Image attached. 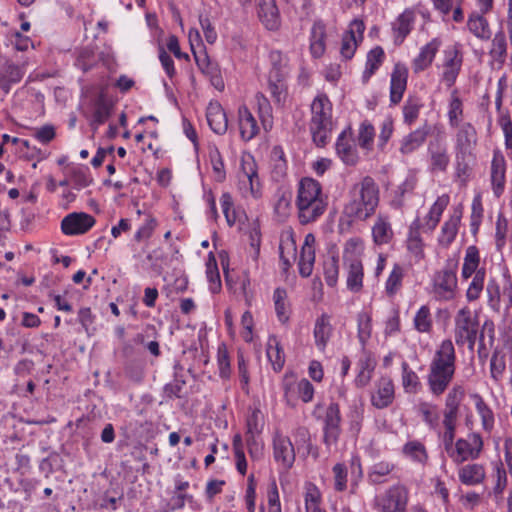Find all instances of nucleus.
<instances>
[{
	"instance_id": "nucleus-1",
	"label": "nucleus",
	"mask_w": 512,
	"mask_h": 512,
	"mask_svg": "<svg viewBox=\"0 0 512 512\" xmlns=\"http://www.w3.org/2000/svg\"><path fill=\"white\" fill-rule=\"evenodd\" d=\"M379 200L378 185L372 177L365 176L349 189L341 222L346 220L351 225L354 222L366 221L375 214Z\"/></svg>"
},
{
	"instance_id": "nucleus-2",
	"label": "nucleus",
	"mask_w": 512,
	"mask_h": 512,
	"mask_svg": "<svg viewBox=\"0 0 512 512\" xmlns=\"http://www.w3.org/2000/svg\"><path fill=\"white\" fill-rule=\"evenodd\" d=\"M456 372V351L452 340L444 339L436 347L426 376L430 393L441 396L450 386Z\"/></svg>"
},
{
	"instance_id": "nucleus-3",
	"label": "nucleus",
	"mask_w": 512,
	"mask_h": 512,
	"mask_svg": "<svg viewBox=\"0 0 512 512\" xmlns=\"http://www.w3.org/2000/svg\"><path fill=\"white\" fill-rule=\"evenodd\" d=\"M296 207L299 222L303 225L316 221L325 212L327 197L322 193V186L317 180L309 177L300 180Z\"/></svg>"
},
{
	"instance_id": "nucleus-4",
	"label": "nucleus",
	"mask_w": 512,
	"mask_h": 512,
	"mask_svg": "<svg viewBox=\"0 0 512 512\" xmlns=\"http://www.w3.org/2000/svg\"><path fill=\"white\" fill-rule=\"evenodd\" d=\"M310 131L317 146L327 144L332 131V103L326 94L317 95L311 104Z\"/></svg>"
},
{
	"instance_id": "nucleus-5",
	"label": "nucleus",
	"mask_w": 512,
	"mask_h": 512,
	"mask_svg": "<svg viewBox=\"0 0 512 512\" xmlns=\"http://www.w3.org/2000/svg\"><path fill=\"white\" fill-rule=\"evenodd\" d=\"M454 153L458 175L466 174L476 159L475 149L478 142L477 131L470 122L456 126Z\"/></svg>"
},
{
	"instance_id": "nucleus-6",
	"label": "nucleus",
	"mask_w": 512,
	"mask_h": 512,
	"mask_svg": "<svg viewBox=\"0 0 512 512\" xmlns=\"http://www.w3.org/2000/svg\"><path fill=\"white\" fill-rule=\"evenodd\" d=\"M443 447L450 460L455 465H461L478 459L483 451L484 442L479 433L472 432L466 437L448 441Z\"/></svg>"
},
{
	"instance_id": "nucleus-7",
	"label": "nucleus",
	"mask_w": 512,
	"mask_h": 512,
	"mask_svg": "<svg viewBox=\"0 0 512 512\" xmlns=\"http://www.w3.org/2000/svg\"><path fill=\"white\" fill-rule=\"evenodd\" d=\"M479 332V318L468 307L460 308L454 316V338L458 346L468 345L473 350Z\"/></svg>"
},
{
	"instance_id": "nucleus-8",
	"label": "nucleus",
	"mask_w": 512,
	"mask_h": 512,
	"mask_svg": "<svg viewBox=\"0 0 512 512\" xmlns=\"http://www.w3.org/2000/svg\"><path fill=\"white\" fill-rule=\"evenodd\" d=\"M456 268L457 263H449L434 274L432 293L437 301H451L455 298L458 288Z\"/></svg>"
},
{
	"instance_id": "nucleus-9",
	"label": "nucleus",
	"mask_w": 512,
	"mask_h": 512,
	"mask_svg": "<svg viewBox=\"0 0 512 512\" xmlns=\"http://www.w3.org/2000/svg\"><path fill=\"white\" fill-rule=\"evenodd\" d=\"M409 491L401 484L393 485L376 498L378 512H406Z\"/></svg>"
},
{
	"instance_id": "nucleus-10",
	"label": "nucleus",
	"mask_w": 512,
	"mask_h": 512,
	"mask_svg": "<svg viewBox=\"0 0 512 512\" xmlns=\"http://www.w3.org/2000/svg\"><path fill=\"white\" fill-rule=\"evenodd\" d=\"M487 306L495 313L502 308L509 311L512 308V283L508 280L503 287L496 278H490L486 284Z\"/></svg>"
},
{
	"instance_id": "nucleus-11",
	"label": "nucleus",
	"mask_w": 512,
	"mask_h": 512,
	"mask_svg": "<svg viewBox=\"0 0 512 512\" xmlns=\"http://www.w3.org/2000/svg\"><path fill=\"white\" fill-rule=\"evenodd\" d=\"M239 188L249 192L254 198L261 195V184L257 171V164L250 154L241 158L240 171L238 173Z\"/></svg>"
},
{
	"instance_id": "nucleus-12",
	"label": "nucleus",
	"mask_w": 512,
	"mask_h": 512,
	"mask_svg": "<svg viewBox=\"0 0 512 512\" xmlns=\"http://www.w3.org/2000/svg\"><path fill=\"white\" fill-rule=\"evenodd\" d=\"M462 63L463 56L456 45L449 46L443 51L441 80L448 88L455 84L460 73Z\"/></svg>"
},
{
	"instance_id": "nucleus-13",
	"label": "nucleus",
	"mask_w": 512,
	"mask_h": 512,
	"mask_svg": "<svg viewBox=\"0 0 512 512\" xmlns=\"http://www.w3.org/2000/svg\"><path fill=\"white\" fill-rule=\"evenodd\" d=\"M429 169L432 173H444L450 164L446 142L441 138L431 140L427 147Z\"/></svg>"
},
{
	"instance_id": "nucleus-14",
	"label": "nucleus",
	"mask_w": 512,
	"mask_h": 512,
	"mask_svg": "<svg viewBox=\"0 0 512 512\" xmlns=\"http://www.w3.org/2000/svg\"><path fill=\"white\" fill-rule=\"evenodd\" d=\"M341 415L340 408L337 403H330L326 409L323 427V442L329 449L335 445L341 434Z\"/></svg>"
},
{
	"instance_id": "nucleus-15",
	"label": "nucleus",
	"mask_w": 512,
	"mask_h": 512,
	"mask_svg": "<svg viewBox=\"0 0 512 512\" xmlns=\"http://www.w3.org/2000/svg\"><path fill=\"white\" fill-rule=\"evenodd\" d=\"M95 222V218L88 213L73 212L62 219L61 231L68 236L85 234L95 225Z\"/></svg>"
},
{
	"instance_id": "nucleus-16",
	"label": "nucleus",
	"mask_w": 512,
	"mask_h": 512,
	"mask_svg": "<svg viewBox=\"0 0 512 512\" xmlns=\"http://www.w3.org/2000/svg\"><path fill=\"white\" fill-rule=\"evenodd\" d=\"M335 149L338 157L345 165L354 166L358 163L359 153L351 127L346 128L339 134Z\"/></svg>"
},
{
	"instance_id": "nucleus-17",
	"label": "nucleus",
	"mask_w": 512,
	"mask_h": 512,
	"mask_svg": "<svg viewBox=\"0 0 512 512\" xmlns=\"http://www.w3.org/2000/svg\"><path fill=\"white\" fill-rule=\"evenodd\" d=\"M365 25L362 20L355 19L350 23L349 30L342 36L340 54L343 59L350 60L354 56L358 44L363 39Z\"/></svg>"
},
{
	"instance_id": "nucleus-18",
	"label": "nucleus",
	"mask_w": 512,
	"mask_h": 512,
	"mask_svg": "<svg viewBox=\"0 0 512 512\" xmlns=\"http://www.w3.org/2000/svg\"><path fill=\"white\" fill-rule=\"evenodd\" d=\"M395 398V386L393 380L388 376L380 377L374 384L371 393V404L377 409H384L390 406Z\"/></svg>"
},
{
	"instance_id": "nucleus-19",
	"label": "nucleus",
	"mask_w": 512,
	"mask_h": 512,
	"mask_svg": "<svg viewBox=\"0 0 512 512\" xmlns=\"http://www.w3.org/2000/svg\"><path fill=\"white\" fill-rule=\"evenodd\" d=\"M273 455L284 469H290L295 462V449L289 437L276 432L273 438Z\"/></svg>"
},
{
	"instance_id": "nucleus-20",
	"label": "nucleus",
	"mask_w": 512,
	"mask_h": 512,
	"mask_svg": "<svg viewBox=\"0 0 512 512\" xmlns=\"http://www.w3.org/2000/svg\"><path fill=\"white\" fill-rule=\"evenodd\" d=\"M408 68L403 63H396L390 79V102L397 105L401 102L407 88Z\"/></svg>"
},
{
	"instance_id": "nucleus-21",
	"label": "nucleus",
	"mask_w": 512,
	"mask_h": 512,
	"mask_svg": "<svg viewBox=\"0 0 512 512\" xmlns=\"http://www.w3.org/2000/svg\"><path fill=\"white\" fill-rule=\"evenodd\" d=\"M458 480L465 486H477L484 483L486 479V468L482 463L470 461L458 465Z\"/></svg>"
},
{
	"instance_id": "nucleus-22",
	"label": "nucleus",
	"mask_w": 512,
	"mask_h": 512,
	"mask_svg": "<svg viewBox=\"0 0 512 512\" xmlns=\"http://www.w3.org/2000/svg\"><path fill=\"white\" fill-rule=\"evenodd\" d=\"M257 15L266 29L275 31L280 27L281 19L276 0H256Z\"/></svg>"
},
{
	"instance_id": "nucleus-23",
	"label": "nucleus",
	"mask_w": 512,
	"mask_h": 512,
	"mask_svg": "<svg viewBox=\"0 0 512 512\" xmlns=\"http://www.w3.org/2000/svg\"><path fill=\"white\" fill-rule=\"evenodd\" d=\"M416 20L413 8H406L392 23L394 43L400 45L410 34Z\"/></svg>"
},
{
	"instance_id": "nucleus-24",
	"label": "nucleus",
	"mask_w": 512,
	"mask_h": 512,
	"mask_svg": "<svg viewBox=\"0 0 512 512\" xmlns=\"http://www.w3.org/2000/svg\"><path fill=\"white\" fill-rule=\"evenodd\" d=\"M462 213L461 207L454 208L452 214L443 223L438 236L440 246L447 248L454 242L459 231Z\"/></svg>"
},
{
	"instance_id": "nucleus-25",
	"label": "nucleus",
	"mask_w": 512,
	"mask_h": 512,
	"mask_svg": "<svg viewBox=\"0 0 512 512\" xmlns=\"http://www.w3.org/2000/svg\"><path fill=\"white\" fill-rule=\"evenodd\" d=\"M491 186L494 195L499 198L506 183V161L500 152H495L491 162Z\"/></svg>"
},
{
	"instance_id": "nucleus-26",
	"label": "nucleus",
	"mask_w": 512,
	"mask_h": 512,
	"mask_svg": "<svg viewBox=\"0 0 512 512\" xmlns=\"http://www.w3.org/2000/svg\"><path fill=\"white\" fill-rule=\"evenodd\" d=\"M332 333L333 326L331 324V317L327 313H322L316 318L313 329L315 345L319 351H325Z\"/></svg>"
},
{
	"instance_id": "nucleus-27",
	"label": "nucleus",
	"mask_w": 512,
	"mask_h": 512,
	"mask_svg": "<svg viewBox=\"0 0 512 512\" xmlns=\"http://www.w3.org/2000/svg\"><path fill=\"white\" fill-rule=\"evenodd\" d=\"M315 241L313 234L309 233L305 236L298 262L299 273L302 277H309L312 274L315 262Z\"/></svg>"
},
{
	"instance_id": "nucleus-28",
	"label": "nucleus",
	"mask_w": 512,
	"mask_h": 512,
	"mask_svg": "<svg viewBox=\"0 0 512 512\" xmlns=\"http://www.w3.org/2000/svg\"><path fill=\"white\" fill-rule=\"evenodd\" d=\"M206 118L211 130L218 134L223 135L228 129V120L226 113L220 103L210 102L207 111Z\"/></svg>"
},
{
	"instance_id": "nucleus-29",
	"label": "nucleus",
	"mask_w": 512,
	"mask_h": 512,
	"mask_svg": "<svg viewBox=\"0 0 512 512\" xmlns=\"http://www.w3.org/2000/svg\"><path fill=\"white\" fill-rule=\"evenodd\" d=\"M238 125L240 136L246 142L253 139L259 133L258 123L245 105L238 108Z\"/></svg>"
},
{
	"instance_id": "nucleus-30",
	"label": "nucleus",
	"mask_w": 512,
	"mask_h": 512,
	"mask_svg": "<svg viewBox=\"0 0 512 512\" xmlns=\"http://www.w3.org/2000/svg\"><path fill=\"white\" fill-rule=\"evenodd\" d=\"M394 237L390 218L385 214H378L372 226V238L376 245L389 244Z\"/></svg>"
},
{
	"instance_id": "nucleus-31",
	"label": "nucleus",
	"mask_w": 512,
	"mask_h": 512,
	"mask_svg": "<svg viewBox=\"0 0 512 512\" xmlns=\"http://www.w3.org/2000/svg\"><path fill=\"white\" fill-rule=\"evenodd\" d=\"M429 134V127L425 124L404 136L400 141L399 151L403 155H409L419 149Z\"/></svg>"
},
{
	"instance_id": "nucleus-32",
	"label": "nucleus",
	"mask_w": 512,
	"mask_h": 512,
	"mask_svg": "<svg viewBox=\"0 0 512 512\" xmlns=\"http://www.w3.org/2000/svg\"><path fill=\"white\" fill-rule=\"evenodd\" d=\"M420 227L421 223L419 218H416L409 226V231L406 240V247L408 252L413 255V257L420 261L424 259V242L420 235Z\"/></svg>"
},
{
	"instance_id": "nucleus-33",
	"label": "nucleus",
	"mask_w": 512,
	"mask_h": 512,
	"mask_svg": "<svg viewBox=\"0 0 512 512\" xmlns=\"http://www.w3.org/2000/svg\"><path fill=\"white\" fill-rule=\"evenodd\" d=\"M439 47L440 41L438 39H432L421 48L419 54L412 61L414 73L422 72L432 64Z\"/></svg>"
},
{
	"instance_id": "nucleus-34",
	"label": "nucleus",
	"mask_w": 512,
	"mask_h": 512,
	"mask_svg": "<svg viewBox=\"0 0 512 512\" xmlns=\"http://www.w3.org/2000/svg\"><path fill=\"white\" fill-rule=\"evenodd\" d=\"M402 455L414 464L425 466L429 455L426 446L420 440H409L401 449Z\"/></svg>"
},
{
	"instance_id": "nucleus-35",
	"label": "nucleus",
	"mask_w": 512,
	"mask_h": 512,
	"mask_svg": "<svg viewBox=\"0 0 512 512\" xmlns=\"http://www.w3.org/2000/svg\"><path fill=\"white\" fill-rule=\"evenodd\" d=\"M467 29L476 38L487 41L491 38L492 31L488 20L484 17V14L478 12H472L467 19Z\"/></svg>"
},
{
	"instance_id": "nucleus-36",
	"label": "nucleus",
	"mask_w": 512,
	"mask_h": 512,
	"mask_svg": "<svg viewBox=\"0 0 512 512\" xmlns=\"http://www.w3.org/2000/svg\"><path fill=\"white\" fill-rule=\"evenodd\" d=\"M287 74H281L277 69L268 73V90L275 103L282 104L286 100L287 86L285 82Z\"/></svg>"
},
{
	"instance_id": "nucleus-37",
	"label": "nucleus",
	"mask_w": 512,
	"mask_h": 512,
	"mask_svg": "<svg viewBox=\"0 0 512 512\" xmlns=\"http://www.w3.org/2000/svg\"><path fill=\"white\" fill-rule=\"evenodd\" d=\"M449 201V195L443 194L430 207L428 214L424 218V227L427 231L432 232L437 227Z\"/></svg>"
},
{
	"instance_id": "nucleus-38",
	"label": "nucleus",
	"mask_w": 512,
	"mask_h": 512,
	"mask_svg": "<svg viewBox=\"0 0 512 512\" xmlns=\"http://www.w3.org/2000/svg\"><path fill=\"white\" fill-rule=\"evenodd\" d=\"M376 360L369 352H364L357 363L358 373L355 379V383L359 387L366 386L373 375L376 367Z\"/></svg>"
},
{
	"instance_id": "nucleus-39",
	"label": "nucleus",
	"mask_w": 512,
	"mask_h": 512,
	"mask_svg": "<svg viewBox=\"0 0 512 512\" xmlns=\"http://www.w3.org/2000/svg\"><path fill=\"white\" fill-rule=\"evenodd\" d=\"M447 117L450 127L461 125L464 117V105L458 89H453L450 93L447 106Z\"/></svg>"
},
{
	"instance_id": "nucleus-40",
	"label": "nucleus",
	"mask_w": 512,
	"mask_h": 512,
	"mask_svg": "<svg viewBox=\"0 0 512 512\" xmlns=\"http://www.w3.org/2000/svg\"><path fill=\"white\" fill-rule=\"evenodd\" d=\"M271 177L280 182L287 175V160L281 146H274L270 153Z\"/></svg>"
},
{
	"instance_id": "nucleus-41",
	"label": "nucleus",
	"mask_w": 512,
	"mask_h": 512,
	"mask_svg": "<svg viewBox=\"0 0 512 512\" xmlns=\"http://www.w3.org/2000/svg\"><path fill=\"white\" fill-rule=\"evenodd\" d=\"M24 74V68L19 65L12 63L5 65L0 69V89L9 93L11 86L20 82Z\"/></svg>"
},
{
	"instance_id": "nucleus-42",
	"label": "nucleus",
	"mask_w": 512,
	"mask_h": 512,
	"mask_svg": "<svg viewBox=\"0 0 512 512\" xmlns=\"http://www.w3.org/2000/svg\"><path fill=\"white\" fill-rule=\"evenodd\" d=\"M384 60L385 52L381 46H376L367 53L365 69L362 73L363 83H367L370 80V78L381 67Z\"/></svg>"
},
{
	"instance_id": "nucleus-43",
	"label": "nucleus",
	"mask_w": 512,
	"mask_h": 512,
	"mask_svg": "<svg viewBox=\"0 0 512 512\" xmlns=\"http://www.w3.org/2000/svg\"><path fill=\"white\" fill-rule=\"evenodd\" d=\"M296 251L297 246L293 234L291 232L282 234L279 243V255L284 269H288L292 261L296 259Z\"/></svg>"
},
{
	"instance_id": "nucleus-44",
	"label": "nucleus",
	"mask_w": 512,
	"mask_h": 512,
	"mask_svg": "<svg viewBox=\"0 0 512 512\" xmlns=\"http://www.w3.org/2000/svg\"><path fill=\"white\" fill-rule=\"evenodd\" d=\"M304 505L305 512H326L322 508V493L312 482H306L304 485Z\"/></svg>"
},
{
	"instance_id": "nucleus-45",
	"label": "nucleus",
	"mask_w": 512,
	"mask_h": 512,
	"mask_svg": "<svg viewBox=\"0 0 512 512\" xmlns=\"http://www.w3.org/2000/svg\"><path fill=\"white\" fill-rule=\"evenodd\" d=\"M480 265V253L475 245H470L465 250L464 262L461 270V277L463 280L471 278L481 268Z\"/></svg>"
},
{
	"instance_id": "nucleus-46",
	"label": "nucleus",
	"mask_w": 512,
	"mask_h": 512,
	"mask_svg": "<svg viewBox=\"0 0 512 512\" xmlns=\"http://www.w3.org/2000/svg\"><path fill=\"white\" fill-rule=\"evenodd\" d=\"M325 25L321 22H315L311 28L310 51L313 57L320 58L325 52Z\"/></svg>"
},
{
	"instance_id": "nucleus-47",
	"label": "nucleus",
	"mask_w": 512,
	"mask_h": 512,
	"mask_svg": "<svg viewBox=\"0 0 512 512\" xmlns=\"http://www.w3.org/2000/svg\"><path fill=\"white\" fill-rule=\"evenodd\" d=\"M112 105L107 100L106 96L101 93L94 102V111L92 115L91 125L94 129H97L98 126L105 123L111 113Z\"/></svg>"
},
{
	"instance_id": "nucleus-48",
	"label": "nucleus",
	"mask_w": 512,
	"mask_h": 512,
	"mask_svg": "<svg viewBox=\"0 0 512 512\" xmlns=\"http://www.w3.org/2000/svg\"><path fill=\"white\" fill-rule=\"evenodd\" d=\"M405 269L399 263H395L385 282V293L388 297H394L402 288Z\"/></svg>"
},
{
	"instance_id": "nucleus-49",
	"label": "nucleus",
	"mask_w": 512,
	"mask_h": 512,
	"mask_svg": "<svg viewBox=\"0 0 512 512\" xmlns=\"http://www.w3.org/2000/svg\"><path fill=\"white\" fill-rule=\"evenodd\" d=\"M347 267V288L357 293L363 287L364 269L362 262L346 263Z\"/></svg>"
},
{
	"instance_id": "nucleus-50",
	"label": "nucleus",
	"mask_w": 512,
	"mask_h": 512,
	"mask_svg": "<svg viewBox=\"0 0 512 512\" xmlns=\"http://www.w3.org/2000/svg\"><path fill=\"white\" fill-rule=\"evenodd\" d=\"M364 250L363 240L359 237L348 239L343 247V261L346 263L361 262V255Z\"/></svg>"
},
{
	"instance_id": "nucleus-51",
	"label": "nucleus",
	"mask_w": 512,
	"mask_h": 512,
	"mask_svg": "<svg viewBox=\"0 0 512 512\" xmlns=\"http://www.w3.org/2000/svg\"><path fill=\"white\" fill-rule=\"evenodd\" d=\"M267 358L275 371H280L285 363V355L276 337H270L266 348Z\"/></svg>"
},
{
	"instance_id": "nucleus-52",
	"label": "nucleus",
	"mask_w": 512,
	"mask_h": 512,
	"mask_svg": "<svg viewBox=\"0 0 512 512\" xmlns=\"http://www.w3.org/2000/svg\"><path fill=\"white\" fill-rule=\"evenodd\" d=\"M458 418L459 413L443 411V431L439 432V437L443 445L446 444L448 441H452L455 439Z\"/></svg>"
},
{
	"instance_id": "nucleus-53",
	"label": "nucleus",
	"mask_w": 512,
	"mask_h": 512,
	"mask_svg": "<svg viewBox=\"0 0 512 512\" xmlns=\"http://www.w3.org/2000/svg\"><path fill=\"white\" fill-rule=\"evenodd\" d=\"M485 277H486V270L484 268H481L475 275L472 276V280L469 283L465 296L469 303L477 301L485 286Z\"/></svg>"
},
{
	"instance_id": "nucleus-54",
	"label": "nucleus",
	"mask_w": 512,
	"mask_h": 512,
	"mask_svg": "<svg viewBox=\"0 0 512 512\" xmlns=\"http://www.w3.org/2000/svg\"><path fill=\"white\" fill-rule=\"evenodd\" d=\"M299 380L292 373H285L282 381L284 401L288 406L295 407L298 400Z\"/></svg>"
},
{
	"instance_id": "nucleus-55",
	"label": "nucleus",
	"mask_w": 512,
	"mask_h": 512,
	"mask_svg": "<svg viewBox=\"0 0 512 512\" xmlns=\"http://www.w3.org/2000/svg\"><path fill=\"white\" fill-rule=\"evenodd\" d=\"M256 106L263 128L269 131L273 126L272 106L261 92L255 95Z\"/></svg>"
},
{
	"instance_id": "nucleus-56",
	"label": "nucleus",
	"mask_w": 512,
	"mask_h": 512,
	"mask_svg": "<svg viewBox=\"0 0 512 512\" xmlns=\"http://www.w3.org/2000/svg\"><path fill=\"white\" fill-rule=\"evenodd\" d=\"M414 329L419 333H430L433 328V318L430 307L422 305L413 318Z\"/></svg>"
},
{
	"instance_id": "nucleus-57",
	"label": "nucleus",
	"mask_w": 512,
	"mask_h": 512,
	"mask_svg": "<svg viewBox=\"0 0 512 512\" xmlns=\"http://www.w3.org/2000/svg\"><path fill=\"white\" fill-rule=\"evenodd\" d=\"M423 107L421 99L417 96H408L402 108L403 122L411 126L419 117Z\"/></svg>"
},
{
	"instance_id": "nucleus-58",
	"label": "nucleus",
	"mask_w": 512,
	"mask_h": 512,
	"mask_svg": "<svg viewBox=\"0 0 512 512\" xmlns=\"http://www.w3.org/2000/svg\"><path fill=\"white\" fill-rule=\"evenodd\" d=\"M489 54L495 62L504 64L507 57V41L504 32L499 31L494 35Z\"/></svg>"
},
{
	"instance_id": "nucleus-59",
	"label": "nucleus",
	"mask_w": 512,
	"mask_h": 512,
	"mask_svg": "<svg viewBox=\"0 0 512 512\" xmlns=\"http://www.w3.org/2000/svg\"><path fill=\"white\" fill-rule=\"evenodd\" d=\"M418 413L422 421L432 430L439 427V414L438 408L435 404L430 402H420L418 404Z\"/></svg>"
},
{
	"instance_id": "nucleus-60",
	"label": "nucleus",
	"mask_w": 512,
	"mask_h": 512,
	"mask_svg": "<svg viewBox=\"0 0 512 512\" xmlns=\"http://www.w3.org/2000/svg\"><path fill=\"white\" fill-rule=\"evenodd\" d=\"M401 368V381L403 389L407 393H417L421 388L419 376L410 368L409 364L406 361L402 362Z\"/></svg>"
},
{
	"instance_id": "nucleus-61",
	"label": "nucleus",
	"mask_w": 512,
	"mask_h": 512,
	"mask_svg": "<svg viewBox=\"0 0 512 512\" xmlns=\"http://www.w3.org/2000/svg\"><path fill=\"white\" fill-rule=\"evenodd\" d=\"M273 300L278 320L281 323H286L289 320L290 315L286 290L283 288H276L273 293Z\"/></svg>"
},
{
	"instance_id": "nucleus-62",
	"label": "nucleus",
	"mask_w": 512,
	"mask_h": 512,
	"mask_svg": "<svg viewBox=\"0 0 512 512\" xmlns=\"http://www.w3.org/2000/svg\"><path fill=\"white\" fill-rule=\"evenodd\" d=\"M473 398L476 411L481 418L482 427L485 431L490 432L494 426L493 412L480 395L475 394Z\"/></svg>"
},
{
	"instance_id": "nucleus-63",
	"label": "nucleus",
	"mask_w": 512,
	"mask_h": 512,
	"mask_svg": "<svg viewBox=\"0 0 512 512\" xmlns=\"http://www.w3.org/2000/svg\"><path fill=\"white\" fill-rule=\"evenodd\" d=\"M375 138V129L374 126L367 120L363 121L358 129V145L360 148L366 151H371L373 149V143Z\"/></svg>"
},
{
	"instance_id": "nucleus-64",
	"label": "nucleus",
	"mask_w": 512,
	"mask_h": 512,
	"mask_svg": "<svg viewBox=\"0 0 512 512\" xmlns=\"http://www.w3.org/2000/svg\"><path fill=\"white\" fill-rule=\"evenodd\" d=\"M395 466L388 461H380L375 463L368 472V479L372 484H379L383 482V478L389 475Z\"/></svg>"
}]
</instances>
